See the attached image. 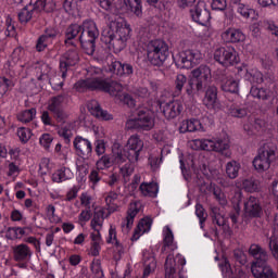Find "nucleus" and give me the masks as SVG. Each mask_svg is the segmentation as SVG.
<instances>
[{"mask_svg":"<svg viewBox=\"0 0 278 278\" xmlns=\"http://www.w3.org/2000/svg\"><path fill=\"white\" fill-rule=\"evenodd\" d=\"M130 34L131 28L123 18L113 20L108 28L102 30L101 42L108 46V49L114 51V53H121L127 47Z\"/></svg>","mask_w":278,"mask_h":278,"instance_id":"obj_1","label":"nucleus"},{"mask_svg":"<svg viewBox=\"0 0 278 278\" xmlns=\"http://www.w3.org/2000/svg\"><path fill=\"white\" fill-rule=\"evenodd\" d=\"M74 90L77 92H86L87 90H100L108 92L112 97H118V92H123V85L116 80L87 78L78 80L74 85Z\"/></svg>","mask_w":278,"mask_h":278,"instance_id":"obj_2","label":"nucleus"},{"mask_svg":"<svg viewBox=\"0 0 278 278\" xmlns=\"http://www.w3.org/2000/svg\"><path fill=\"white\" fill-rule=\"evenodd\" d=\"M80 36L78 38L81 49H84L87 55H94V49H97V38H99V28L97 23L92 20H86L80 25Z\"/></svg>","mask_w":278,"mask_h":278,"instance_id":"obj_3","label":"nucleus"},{"mask_svg":"<svg viewBox=\"0 0 278 278\" xmlns=\"http://www.w3.org/2000/svg\"><path fill=\"white\" fill-rule=\"evenodd\" d=\"M153 127H155L153 111L147 108L139 109L137 116L126 122V128L135 129V131H151Z\"/></svg>","mask_w":278,"mask_h":278,"instance_id":"obj_4","label":"nucleus"},{"mask_svg":"<svg viewBox=\"0 0 278 278\" xmlns=\"http://www.w3.org/2000/svg\"><path fill=\"white\" fill-rule=\"evenodd\" d=\"M168 43L161 39L148 43L147 55L152 66H162L169 55Z\"/></svg>","mask_w":278,"mask_h":278,"instance_id":"obj_5","label":"nucleus"},{"mask_svg":"<svg viewBox=\"0 0 278 278\" xmlns=\"http://www.w3.org/2000/svg\"><path fill=\"white\" fill-rule=\"evenodd\" d=\"M275 149L268 144H264L260 150L256 157L253 160V166L258 173H264L270 168V163L275 162Z\"/></svg>","mask_w":278,"mask_h":278,"instance_id":"obj_6","label":"nucleus"},{"mask_svg":"<svg viewBox=\"0 0 278 278\" xmlns=\"http://www.w3.org/2000/svg\"><path fill=\"white\" fill-rule=\"evenodd\" d=\"M53 12V8H49L47 0H37L34 5L29 4L24 7L18 13L17 18L22 25H27L31 18H34V13L38 12Z\"/></svg>","mask_w":278,"mask_h":278,"instance_id":"obj_7","label":"nucleus"},{"mask_svg":"<svg viewBox=\"0 0 278 278\" xmlns=\"http://www.w3.org/2000/svg\"><path fill=\"white\" fill-rule=\"evenodd\" d=\"M215 81L219 85L223 92H230V94H238L240 90V81L227 72V70L218 71L215 75Z\"/></svg>","mask_w":278,"mask_h":278,"instance_id":"obj_8","label":"nucleus"},{"mask_svg":"<svg viewBox=\"0 0 278 278\" xmlns=\"http://www.w3.org/2000/svg\"><path fill=\"white\" fill-rule=\"evenodd\" d=\"M65 99L66 94L61 93L55 97H52L48 104L49 112H51L56 123H61V125H64V123H66V118H68L66 111H64Z\"/></svg>","mask_w":278,"mask_h":278,"instance_id":"obj_9","label":"nucleus"},{"mask_svg":"<svg viewBox=\"0 0 278 278\" xmlns=\"http://www.w3.org/2000/svg\"><path fill=\"white\" fill-rule=\"evenodd\" d=\"M214 60L222 64V66H233L238 64V52L233 47H220L217 48L214 52Z\"/></svg>","mask_w":278,"mask_h":278,"instance_id":"obj_10","label":"nucleus"},{"mask_svg":"<svg viewBox=\"0 0 278 278\" xmlns=\"http://www.w3.org/2000/svg\"><path fill=\"white\" fill-rule=\"evenodd\" d=\"M248 253L254 258V261L251 263V271L268 265V252H266V250L260 244H251Z\"/></svg>","mask_w":278,"mask_h":278,"instance_id":"obj_11","label":"nucleus"},{"mask_svg":"<svg viewBox=\"0 0 278 278\" xmlns=\"http://www.w3.org/2000/svg\"><path fill=\"white\" fill-rule=\"evenodd\" d=\"M200 58L201 53L197 50H184L180 51L174 60H176L178 66H181V68L190 70L199 64Z\"/></svg>","mask_w":278,"mask_h":278,"instance_id":"obj_12","label":"nucleus"},{"mask_svg":"<svg viewBox=\"0 0 278 278\" xmlns=\"http://www.w3.org/2000/svg\"><path fill=\"white\" fill-rule=\"evenodd\" d=\"M190 16L194 23L199 25H207L212 18L210 10H207V4L204 1H198L195 5L190 9Z\"/></svg>","mask_w":278,"mask_h":278,"instance_id":"obj_13","label":"nucleus"},{"mask_svg":"<svg viewBox=\"0 0 278 278\" xmlns=\"http://www.w3.org/2000/svg\"><path fill=\"white\" fill-rule=\"evenodd\" d=\"M79 62V51L77 46L73 47L66 51L60 59V70L62 73V78L65 79L66 73L71 66H75Z\"/></svg>","mask_w":278,"mask_h":278,"instance_id":"obj_14","label":"nucleus"},{"mask_svg":"<svg viewBox=\"0 0 278 278\" xmlns=\"http://www.w3.org/2000/svg\"><path fill=\"white\" fill-rule=\"evenodd\" d=\"M160 110L166 121H173L184 112V103L179 100H172L169 102H161Z\"/></svg>","mask_w":278,"mask_h":278,"instance_id":"obj_15","label":"nucleus"},{"mask_svg":"<svg viewBox=\"0 0 278 278\" xmlns=\"http://www.w3.org/2000/svg\"><path fill=\"white\" fill-rule=\"evenodd\" d=\"M74 148L79 157L88 160L92 155V143L88 139L76 137L74 139Z\"/></svg>","mask_w":278,"mask_h":278,"instance_id":"obj_16","label":"nucleus"},{"mask_svg":"<svg viewBox=\"0 0 278 278\" xmlns=\"http://www.w3.org/2000/svg\"><path fill=\"white\" fill-rule=\"evenodd\" d=\"M109 71L118 77H129L134 75V65L126 62L113 61L109 65Z\"/></svg>","mask_w":278,"mask_h":278,"instance_id":"obj_17","label":"nucleus"},{"mask_svg":"<svg viewBox=\"0 0 278 278\" xmlns=\"http://www.w3.org/2000/svg\"><path fill=\"white\" fill-rule=\"evenodd\" d=\"M203 103L206 105L207 110L220 109V102H218V88H216V86L212 85L206 88Z\"/></svg>","mask_w":278,"mask_h":278,"instance_id":"obj_18","label":"nucleus"},{"mask_svg":"<svg viewBox=\"0 0 278 278\" xmlns=\"http://www.w3.org/2000/svg\"><path fill=\"white\" fill-rule=\"evenodd\" d=\"M245 216L248 218H260L263 214L262 205H260V200L255 197H250L244 203Z\"/></svg>","mask_w":278,"mask_h":278,"instance_id":"obj_19","label":"nucleus"},{"mask_svg":"<svg viewBox=\"0 0 278 278\" xmlns=\"http://www.w3.org/2000/svg\"><path fill=\"white\" fill-rule=\"evenodd\" d=\"M81 34V25L79 24H71L64 33L65 39H64V45L66 47H77V42L79 40L75 39L77 36Z\"/></svg>","mask_w":278,"mask_h":278,"instance_id":"obj_20","label":"nucleus"},{"mask_svg":"<svg viewBox=\"0 0 278 278\" xmlns=\"http://www.w3.org/2000/svg\"><path fill=\"white\" fill-rule=\"evenodd\" d=\"M229 149V143L227 141L219 139V140H210V139H202V151H215L216 153H223Z\"/></svg>","mask_w":278,"mask_h":278,"instance_id":"obj_21","label":"nucleus"},{"mask_svg":"<svg viewBox=\"0 0 278 278\" xmlns=\"http://www.w3.org/2000/svg\"><path fill=\"white\" fill-rule=\"evenodd\" d=\"M206 87L207 85H204L203 81L193 78V76H190L188 78L187 85L185 86V90L188 97H197L201 94V92H204Z\"/></svg>","mask_w":278,"mask_h":278,"instance_id":"obj_22","label":"nucleus"},{"mask_svg":"<svg viewBox=\"0 0 278 278\" xmlns=\"http://www.w3.org/2000/svg\"><path fill=\"white\" fill-rule=\"evenodd\" d=\"M191 77L198 79V81H202V84L207 86V81L212 79V68L205 64H202L191 71Z\"/></svg>","mask_w":278,"mask_h":278,"instance_id":"obj_23","label":"nucleus"},{"mask_svg":"<svg viewBox=\"0 0 278 278\" xmlns=\"http://www.w3.org/2000/svg\"><path fill=\"white\" fill-rule=\"evenodd\" d=\"M13 260L15 262H29L31 260V250L25 243L15 245L13 248Z\"/></svg>","mask_w":278,"mask_h":278,"instance_id":"obj_24","label":"nucleus"},{"mask_svg":"<svg viewBox=\"0 0 278 278\" xmlns=\"http://www.w3.org/2000/svg\"><path fill=\"white\" fill-rule=\"evenodd\" d=\"M88 110L92 116H96V118H102V121H112V118H114L108 111L101 109V104H99V101L97 100H91L88 103Z\"/></svg>","mask_w":278,"mask_h":278,"instance_id":"obj_25","label":"nucleus"},{"mask_svg":"<svg viewBox=\"0 0 278 278\" xmlns=\"http://www.w3.org/2000/svg\"><path fill=\"white\" fill-rule=\"evenodd\" d=\"M222 38L225 42H244L245 36L242 34V30L236 28H228L222 34Z\"/></svg>","mask_w":278,"mask_h":278,"instance_id":"obj_26","label":"nucleus"},{"mask_svg":"<svg viewBox=\"0 0 278 278\" xmlns=\"http://www.w3.org/2000/svg\"><path fill=\"white\" fill-rule=\"evenodd\" d=\"M179 130L182 134H186V131H205V127H203V124H201V121L191 118L182 122Z\"/></svg>","mask_w":278,"mask_h":278,"instance_id":"obj_27","label":"nucleus"},{"mask_svg":"<svg viewBox=\"0 0 278 278\" xmlns=\"http://www.w3.org/2000/svg\"><path fill=\"white\" fill-rule=\"evenodd\" d=\"M143 264H144V270L142 278L149 277L153 270H155L157 266V262H155V256L152 254H143Z\"/></svg>","mask_w":278,"mask_h":278,"instance_id":"obj_28","label":"nucleus"},{"mask_svg":"<svg viewBox=\"0 0 278 278\" xmlns=\"http://www.w3.org/2000/svg\"><path fill=\"white\" fill-rule=\"evenodd\" d=\"M255 278H277V273L273 270V267L264 265L251 271Z\"/></svg>","mask_w":278,"mask_h":278,"instance_id":"obj_29","label":"nucleus"},{"mask_svg":"<svg viewBox=\"0 0 278 278\" xmlns=\"http://www.w3.org/2000/svg\"><path fill=\"white\" fill-rule=\"evenodd\" d=\"M212 223L213 225H217V227H220L226 238H231V236H233V230H231V227H229V224H227V219L225 218L224 215L214 217L212 219Z\"/></svg>","mask_w":278,"mask_h":278,"instance_id":"obj_30","label":"nucleus"},{"mask_svg":"<svg viewBox=\"0 0 278 278\" xmlns=\"http://www.w3.org/2000/svg\"><path fill=\"white\" fill-rule=\"evenodd\" d=\"M139 190L143 197H152L155 198L157 197V184L155 182H143L140 185Z\"/></svg>","mask_w":278,"mask_h":278,"instance_id":"obj_31","label":"nucleus"},{"mask_svg":"<svg viewBox=\"0 0 278 278\" xmlns=\"http://www.w3.org/2000/svg\"><path fill=\"white\" fill-rule=\"evenodd\" d=\"M91 249L90 254L92 257H97L101 251V232H92L91 235Z\"/></svg>","mask_w":278,"mask_h":278,"instance_id":"obj_32","label":"nucleus"},{"mask_svg":"<svg viewBox=\"0 0 278 278\" xmlns=\"http://www.w3.org/2000/svg\"><path fill=\"white\" fill-rule=\"evenodd\" d=\"M126 149H135L136 151H141L144 149V141L140 139V136L132 135L129 137Z\"/></svg>","mask_w":278,"mask_h":278,"instance_id":"obj_33","label":"nucleus"},{"mask_svg":"<svg viewBox=\"0 0 278 278\" xmlns=\"http://www.w3.org/2000/svg\"><path fill=\"white\" fill-rule=\"evenodd\" d=\"M139 210L136 208V206H131L127 212V217L122 224V229H125L126 231H129L131 229V226L134 225V218L138 215Z\"/></svg>","mask_w":278,"mask_h":278,"instance_id":"obj_34","label":"nucleus"},{"mask_svg":"<svg viewBox=\"0 0 278 278\" xmlns=\"http://www.w3.org/2000/svg\"><path fill=\"white\" fill-rule=\"evenodd\" d=\"M68 179H71V169L66 167L56 170L52 175V181H54L55 184H62V181H66Z\"/></svg>","mask_w":278,"mask_h":278,"instance_id":"obj_35","label":"nucleus"},{"mask_svg":"<svg viewBox=\"0 0 278 278\" xmlns=\"http://www.w3.org/2000/svg\"><path fill=\"white\" fill-rule=\"evenodd\" d=\"M105 212L103 210L96 211L93 218L91 219V227L99 233V228L103 226V220H105Z\"/></svg>","mask_w":278,"mask_h":278,"instance_id":"obj_36","label":"nucleus"},{"mask_svg":"<svg viewBox=\"0 0 278 278\" xmlns=\"http://www.w3.org/2000/svg\"><path fill=\"white\" fill-rule=\"evenodd\" d=\"M240 173V163L230 161L226 164V175L229 179H236Z\"/></svg>","mask_w":278,"mask_h":278,"instance_id":"obj_37","label":"nucleus"},{"mask_svg":"<svg viewBox=\"0 0 278 278\" xmlns=\"http://www.w3.org/2000/svg\"><path fill=\"white\" fill-rule=\"evenodd\" d=\"M111 156L113 159V165L115 166H121L128 160L125 150L119 149L113 150Z\"/></svg>","mask_w":278,"mask_h":278,"instance_id":"obj_38","label":"nucleus"},{"mask_svg":"<svg viewBox=\"0 0 278 278\" xmlns=\"http://www.w3.org/2000/svg\"><path fill=\"white\" fill-rule=\"evenodd\" d=\"M125 5L129 8L130 12H134L138 18L142 16V1L140 0H125Z\"/></svg>","mask_w":278,"mask_h":278,"instance_id":"obj_39","label":"nucleus"},{"mask_svg":"<svg viewBox=\"0 0 278 278\" xmlns=\"http://www.w3.org/2000/svg\"><path fill=\"white\" fill-rule=\"evenodd\" d=\"M125 5L129 8L130 12H134L138 18L142 16V1L140 0H125Z\"/></svg>","mask_w":278,"mask_h":278,"instance_id":"obj_40","label":"nucleus"},{"mask_svg":"<svg viewBox=\"0 0 278 278\" xmlns=\"http://www.w3.org/2000/svg\"><path fill=\"white\" fill-rule=\"evenodd\" d=\"M175 273H177V269L175 268V256L169 254L165 261V277L174 278L173 275H175Z\"/></svg>","mask_w":278,"mask_h":278,"instance_id":"obj_41","label":"nucleus"},{"mask_svg":"<svg viewBox=\"0 0 278 278\" xmlns=\"http://www.w3.org/2000/svg\"><path fill=\"white\" fill-rule=\"evenodd\" d=\"M98 170H105V168H112L114 166V161L112 159V154H105L101 159H99L96 163Z\"/></svg>","mask_w":278,"mask_h":278,"instance_id":"obj_42","label":"nucleus"},{"mask_svg":"<svg viewBox=\"0 0 278 278\" xmlns=\"http://www.w3.org/2000/svg\"><path fill=\"white\" fill-rule=\"evenodd\" d=\"M35 117H36L35 108L22 111L17 114V121H20V123H31V121H34Z\"/></svg>","mask_w":278,"mask_h":278,"instance_id":"obj_43","label":"nucleus"},{"mask_svg":"<svg viewBox=\"0 0 278 278\" xmlns=\"http://www.w3.org/2000/svg\"><path fill=\"white\" fill-rule=\"evenodd\" d=\"M230 116L233 118H244L249 114L247 108H240L236 104H231L228 109Z\"/></svg>","mask_w":278,"mask_h":278,"instance_id":"obj_44","label":"nucleus"},{"mask_svg":"<svg viewBox=\"0 0 278 278\" xmlns=\"http://www.w3.org/2000/svg\"><path fill=\"white\" fill-rule=\"evenodd\" d=\"M25 236V228L21 227H13V228H8L5 238L8 240H17L21 239V237Z\"/></svg>","mask_w":278,"mask_h":278,"instance_id":"obj_45","label":"nucleus"},{"mask_svg":"<svg viewBox=\"0 0 278 278\" xmlns=\"http://www.w3.org/2000/svg\"><path fill=\"white\" fill-rule=\"evenodd\" d=\"M236 5L238 14L243 16V18H251V16H255V10L247 7L244 3L237 2Z\"/></svg>","mask_w":278,"mask_h":278,"instance_id":"obj_46","label":"nucleus"},{"mask_svg":"<svg viewBox=\"0 0 278 278\" xmlns=\"http://www.w3.org/2000/svg\"><path fill=\"white\" fill-rule=\"evenodd\" d=\"M14 86V80L7 78V77H0V99L9 91L12 90V87Z\"/></svg>","mask_w":278,"mask_h":278,"instance_id":"obj_47","label":"nucleus"},{"mask_svg":"<svg viewBox=\"0 0 278 278\" xmlns=\"http://www.w3.org/2000/svg\"><path fill=\"white\" fill-rule=\"evenodd\" d=\"M222 273L226 278H233V269H231V264L227 257H223V262L219 264Z\"/></svg>","mask_w":278,"mask_h":278,"instance_id":"obj_48","label":"nucleus"},{"mask_svg":"<svg viewBox=\"0 0 278 278\" xmlns=\"http://www.w3.org/2000/svg\"><path fill=\"white\" fill-rule=\"evenodd\" d=\"M250 94L254 99H262L263 101H266L268 99V92H266V89L255 86H252Z\"/></svg>","mask_w":278,"mask_h":278,"instance_id":"obj_49","label":"nucleus"},{"mask_svg":"<svg viewBox=\"0 0 278 278\" xmlns=\"http://www.w3.org/2000/svg\"><path fill=\"white\" fill-rule=\"evenodd\" d=\"M124 152L126 153V157L130 164H136V162L140 160V153H142L140 150H135L132 148H126Z\"/></svg>","mask_w":278,"mask_h":278,"instance_id":"obj_50","label":"nucleus"},{"mask_svg":"<svg viewBox=\"0 0 278 278\" xmlns=\"http://www.w3.org/2000/svg\"><path fill=\"white\" fill-rule=\"evenodd\" d=\"M184 86H188V77L184 74H178L175 79V88L177 94H181V90H184Z\"/></svg>","mask_w":278,"mask_h":278,"instance_id":"obj_51","label":"nucleus"},{"mask_svg":"<svg viewBox=\"0 0 278 278\" xmlns=\"http://www.w3.org/2000/svg\"><path fill=\"white\" fill-rule=\"evenodd\" d=\"M243 188L247 190V192H257L260 190V181L250 178L243 180Z\"/></svg>","mask_w":278,"mask_h":278,"instance_id":"obj_52","label":"nucleus"},{"mask_svg":"<svg viewBox=\"0 0 278 278\" xmlns=\"http://www.w3.org/2000/svg\"><path fill=\"white\" fill-rule=\"evenodd\" d=\"M195 215L200 219V227L203 229L205 220H207V214L205 213V208H203V204L198 203L195 205Z\"/></svg>","mask_w":278,"mask_h":278,"instance_id":"obj_53","label":"nucleus"},{"mask_svg":"<svg viewBox=\"0 0 278 278\" xmlns=\"http://www.w3.org/2000/svg\"><path fill=\"white\" fill-rule=\"evenodd\" d=\"M118 199V193L114 191H110L105 198V203L110 210V212H116V205H114V201Z\"/></svg>","mask_w":278,"mask_h":278,"instance_id":"obj_54","label":"nucleus"},{"mask_svg":"<svg viewBox=\"0 0 278 278\" xmlns=\"http://www.w3.org/2000/svg\"><path fill=\"white\" fill-rule=\"evenodd\" d=\"M151 225H153V219L147 217L143 218L139 222L137 229L141 232V233H147V231L151 230Z\"/></svg>","mask_w":278,"mask_h":278,"instance_id":"obj_55","label":"nucleus"},{"mask_svg":"<svg viewBox=\"0 0 278 278\" xmlns=\"http://www.w3.org/2000/svg\"><path fill=\"white\" fill-rule=\"evenodd\" d=\"M17 136L21 140V142H29V139L31 138V129L21 127L17 129Z\"/></svg>","mask_w":278,"mask_h":278,"instance_id":"obj_56","label":"nucleus"},{"mask_svg":"<svg viewBox=\"0 0 278 278\" xmlns=\"http://www.w3.org/2000/svg\"><path fill=\"white\" fill-rule=\"evenodd\" d=\"M51 142H53V137L50 134H43L39 138V143L41 144V147H43V149H46V151H49Z\"/></svg>","mask_w":278,"mask_h":278,"instance_id":"obj_57","label":"nucleus"},{"mask_svg":"<svg viewBox=\"0 0 278 278\" xmlns=\"http://www.w3.org/2000/svg\"><path fill=\"white\" fill-rule=\"evenodd\" d=\"M118 97H119V101H122L124 105H127L128 108H136V100H134V98L130 94L122 93V94H118Z\"/></svg>","mask_w":278,"mask_h":278,"instance_id":"obj_58","label":"nucleus"},{"mask_svg":"<svg viewBox=\"0 0 278 278\" xmlns=\"http://www.w3.org/2000/svg\"><path fill=\"white\" fill-rule=\"evenodd\" d=\"M261 25L265 29H268V31H271V34H274V36H278V26L275 25V22L264 20V21L261 22Z\"/></svg>","mask_w":278,"mask_h":278,"instance_id":"obj_59","label":"nucleus"},{"mask_svg":"<svg viewBox=\"0 0 278 278\" xmlns=\"http://www.w3.org/2000/svg\"><path fill=\"white\" fill-rule=\"evenodd\" d=\"M91 273L94 276V278H102L103 277V270L101 269V262H92L91 263Z\"/></svg>","mask_w":278,"mask_h":278,"instance_id":"obj_60","label":"nucleus"},{"mask_svg":"<svg viewBox=\"0 0 278 278\" xmlns=\"http://www.w3.org/2000/svg\"><path fill=\"white\" fill-rule=\"evenodd\" d=\"M173 240H174L173 230H170V228L167 227V231L163 240L162 253L166 251V247H170L173 244Z\"/></svg>","mask_w":278,"mask_h":278,"instance_id":"obj_61","label":"nucleus"},{"mask_svg":"<svg viewBox=\"0 0 278 278\" xmlns=\"http://www.w3.org/2000/svg\"><path fill=\"white\" fill-rule=\"evenodd\" d=\"M211 8L212 10L225 12L227 10V0H213Z\"/></svg>","mask_w":278,"mask_h":278,"instance_id":"obj_62","label":"nucleus"},{"mask_svg":"<svg viewBox=\"0 0 278 278\" xmlns=\"http://www.w3.org/2000/svg\"><path fill=\"white\" fill-rule=\"evenodd\" d=\"M58 134L59 136H61V138H64L65 144L71 143V138H73V132L71 131V129H68L67 127H62L61 129H59Z\"/></svg>","mask_w":278,"mask_h":278,"instance_id":"obj_63","label":"nucleus"},{"mask_svg":"<svg viewBox=\"0 0 278 278\" xmlns=\"http://www.w3.org/2000/svg\"><path fill=\"white\" fill-rule=\"evenodd\" d=\"M233 257L241 264V266H244L247 264V254H244V251L237 249L233 251Z\"/></svg>","mask_w":278,"mask_h":278,"instance_id":"obj_64","label":"nucleus"}]
</instances>
